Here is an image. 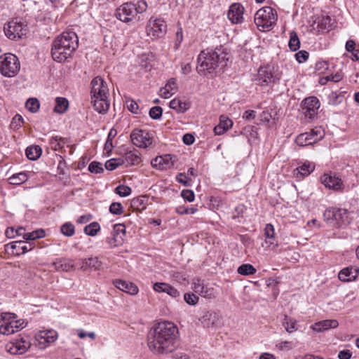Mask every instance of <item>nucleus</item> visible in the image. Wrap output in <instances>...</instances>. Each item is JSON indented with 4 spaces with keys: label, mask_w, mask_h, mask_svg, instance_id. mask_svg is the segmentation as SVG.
<instances>
[{
    "label": "nucleus",
    "mask_w": 359,
    "mask_h": 359,
    "mask_svg": "<svg viewBox=\"0 0 359 359\" xmlns=\"http://www.w3.org/2000/svg\"><path fill=\"white\" fill-rule=\"evenodd\" d=\"M179 331L172 322L162 321L155 324L147 336V346L154 354H168L178 346Z\"/></svg>",
    "instance_id": "1"
},
{
    "label": "nucleus",
    "mask_w": 359,
    "mask_h": 359,
    "mask_svg": "<svg viewBox=\"0 0 359 359\" xmlns=\"http://www.w3.org/2000/svg\"><path fill=\"white\" fill-rule=\"evenodd\" d=\"M79 39L76 33L65 32L58 36L52 44L51 54L55 61L66 60L77 48Z\"/></svg>",
    "instance_id": "2"
},
{
    "label": "nucleus",
    "mask_w": 359,
    "mask_h": 359,
    "mask_svg": "<svg viewBox=\"0 0 359 359\" xmlns=\"http://www.w3.org/2000/svg\"><path fill=\"white\" fill-rule=\"evenodd\" d=\"M91 100L95 110L100 114L106 113L109 107V88L101 76L95 77L91 81Z\"/></svg>",
    "instance_id": "3"
},
{
    "label": "nucleus",
    "mask_w": 359,
    "mask_h": 359,
    "mask_svg": "<svg viewBox=\"0 0 359 359\" xmlns=\"http://www.w3.org/2000/svg\"><path fill=\"white\" fill-rule=\"evenodd\" d=\"M225 55L223 53L213 50H202L198 56L197 72L200 74L211 73L224 62Z\"/></svg>",
    "instance_id": "4"
},
{
    "label": "nucleus",
    "mask_w": 359,
    "mask_h": 359,
    "mask_svg": "<svg viewBox=\"0 0 359 359\" xmlns=\"http://www.w3.org/2000/svg\"><path fill=\"white\" fill-rule=\"evenodd\" d=\"M277 20L276 11L271 6H264L255 13L254 21L259 31L266 32L273 29Z\"/></svg>",
    "instance_id": "5"
},
{
    "label": "nucleus",
    "mask_w": 359,
    "mask_h": 359,
    "mask_svg": "<svg viewBox=\"0 0 359 359\" xmlns=\"http://www.w3.org/2000/svg\"><path fill=\"white\" fill-rule=\"evenodd\" d=\"M20 69L18 57L12 53H5L0 56V73L6 77L15 76Z\"/></svg>",
    "instance_id": "6"
},
{
    "label": "nucleus",
    "mask_w": 359,
    "mask_h": 359,
    "mask_svg": "<svg viewBox=\"0 0 359 359\" xmlns=\"http://www.w3.org/2000/svg\"><path fill=\"white\" fill-rule=\"evenodd\" d=\"M146 32L151 39L161 38L167 32V24L161 18L151 17L147 24Z\"/></svg>",
    "instance_id": "7"
},
{
    "label": "nucleus",
    "mask_w": 359,
    "mask_h": 359,
    "mask_svg": "<svg viewBox=\"0 0 359 359\" xmlns=\"http://www.w3.org/2000/svg\"><path fill=\"white\" fill-rule=\"evenodd\" d=\"M280 75L278 70L269 65L259 69L257 81L260 85L268 86L280 80Z\"/></svg>",
    "instance_id": "8"
},
{
    "label": "nucleus",
    "mask_w": 359,
    "mask_h": 359,
    "mask_svg": "<svg viewBox=\"0 0 359 359\" xmlns=\"http://www.w3.org/2000/svg\"><path fill=\"white\" fill-rule=\"evenodd\" d=\"M34 248V243L25 240L15 241L5 245L6 252L12 255L20 256L31 251Z\"/></svg>",
    "instance_id": "9"
},
{
    "label": "nucleus",
    "mask_w": 359,
    "mask_h": 359,
    "mask_svg": "<svg viewBox=\"0 0 359 359\" xmlns=\"http://www.w3.org/2000/svg\"><path fill=\"white\" fill-rule=\"evenodd\" d=\"M58 338L57 332L54 330H41L35 335L37 346L44 349L55 342Z\"/></svg>",
    "instance_id": "10"
},
{
    "label": "nucleus",
    "mask_w": 359,
    "mask_h": 359,
    "mask_svg": "<svg viewBox=\"0 0 359 359\" xmlns=\"http://www.w3.org/2000/svg\"><path fill=\"white\" fill-rule=\"evenodd\" d=\"M130 139L133 144L140 148H147L152 144L151 135L145 130L135 129L133 130Z\"/></svg>",
    "instance_id": "11"
},
{
    "label": "nucleus",
    "mask_w": 359,
    "mask_h": 359,
    "mask_svg": "<svg viewBox=\"0 0 359 359\" xmlns=\"http://www.w3.org/2000/svg\"><path fill=\"white\" fill-rule=\"evenodd\" d=\"M115 15L118 20L124 22L133 20L136 16L135 4L131 2L123 4L116 8Z\"/></svg>",
    "instance_id": "12"
},
{
    "label": "nucleus",
    "mask_w": 359,
    "mask_h": 359,
    "mask_svg": "<svg viewBox=\"0 0 359 359\" xmlns=\"http://www.w3.org/2000/svg\"><path fill=\"white\" fill-rule=\"evenodd\" d=\"M31 343L25 337H20L8 343L6 345L7 351L13 355H20L25 353L30 347Z\"/></svg>",
    "instance_id": "13"
},
{
    "label": "nucleus",
    "mask_w": 359,
    "mask_h": 359,
    "mask_svg": "<svg viewBox=\"0 0 359 359\" xmlns=\"http://www.w3.org/2000/svg\"><path fill=\"white\" fill-rule=\"evenodd\" d=\"M320 107V102L317 97H309L304 100L302 104V109L306 117L312 119L317 114Z\"/></svg>",
    "instance_id": "14"
},
{
    "label": "nucleus",
    "mask_w": 359,
    "mask_h": 359,
    "mask_svg": "<svg viewBox=\"0 0 359 359\" xmlns=\"http://www.w3.org/2000/svg\"><path fill=\"white\" fill-rule=\"evenodd\" d=\"M321 182L324 186L330 189L339 191L344 189L342 180L332 173H325L320 178Z\"/></svg>",
    "instance_id": "15"
},
{
    "label": "nucleus",
    "mask_w": 359,
    "mask_h": 359,
    "mask_svg": "<svg viewBox=\"0 0 359 359\" xmlns=\"http://www.w3.org/2000/svg\"><path fill=\"white\" fill-rule=\"evenodd\" d=\"M4 32L10 39H15L22 38L26 34V29L21 23L13 20L4 27Z\"/></svg>",
    "instance_id": "16"
},
{
    "label": "nucleus",
    "mask_w": 359,
    "mask_h": 359,
    "mask_svg": "<svg viewBox=\"0 0 359 359\" xmlns=\"http://www.w3.org/2000/svg\"><path fill=\"white\" fill-rule=\"evenodd\" d=\"M13 319L9 321L4 320L0 325V333L1 334L10 335L25 327L24 322L15 320V316H13Z\"/></svg>",
    "instance_id": "17"
},
{
    "label": "nucleus",
    "mask_w": 359,
    "mask_h": 359,
    "mask_svg": "<svg viewBox=\"0 0 359 359\" xmlns=\"http://www.w3.org/2000/svg\"><path fill=\"white\" fill-rule=\"evenodd\" d=\"M245 8L240 3L232 4L228 11V18L233 24H241L243 21Z\"/></svg>",
    "instance_id": "18"
},
{
    "label": "nucleus",
    "mask_w": 359,
    "mask_h": 359,
    "mask_svg": "<svg viewBox=\"0 0 359 359\" xmlns=\"http://www.w3.org/2000/svg\"><path fill=\"white\" fill-rule=\"evenodd\" d=\"M192 289L196 293L205 298L212 299L215 297L214 289L205 285L200 279L196 278L194 280Z\"/></svg>",
    "instance_id": "19"
},
{
    "label": "nucleus",
    "mask_w": 359,
    "mask_h": 359,
    "mask_svg": "<svg viewBox=\"0 0 359 359\" xmlns=\"http://www.w3.org/2000/svg\"><path fill=\"white\" fill-rule=\"evenodd\" d=\"M113 284L118 290L130 295L137 294L139 292V289L137 285L131 282L116 279L114 280Z\"/></svg>",
    "instance_id": "20"
},
{
    "label": "nucleus",
    "mask_w": 359,
    "mask_h": 359,
    "mask_svg": "<svg viewBox=\"0 0 359 359\" xmlns=\"http://www.w3.org/2000/svg\"><path fill=\"white\" fill-rule=\"evenodd\" d=\"M335 226L337 227H342L349 224L352 221L350 217V212L347 210L343 208L336 209L335 212Z\"/></svg>",
    "instance_id": "21"
},
{
    "label": "nucleus",
    "mask_w": 359,
    "mask_h": 359,
    "mask_svg": "<svg viewBox=\"0 0 359 359\" xmlns=\"http://www.w3.org/2000/svg\"><path fill=\"white\" fill-rule=\"evenodd\" d=\"M359 276V268L357 266H350L341 270L338 277L342 281L355 280Z\"/></svg>",
    "instance_id": "22"
},
{
    "label": "nucleus",
    "mask_w": 359,
    "mask_h": 359,
    "mask_svg": "<svg viewBox=\"0 0 359 359\" xmlns=\"http://www.w3.org/2000/svg\"><path fill=\"white\" fill-rule=\"evenodd\" d=\"M178 86L176 79L170 78L164 87L160 89L159 95L161 97L168 99L172 96L177 91Z\"/></svg>",
    "instance_id": "23"
},
{
    "label": "nucleus",
    "mask_w": 359,
    "mask_h": 359,
    "mask_svg": "<svg viewBox=\"0 0 359 359\" xmlns=\"http://www.w3.org/2000/svg\"><path fill=\"white\" fill-rule=\"evenodd\" d=\"M339 326L337 320H323L314 323L311 328L316 332H323L329 329L336 328Z\"/></svg>",
    "instance_id": "24"
},
{
    "label": "nucleus",
    "mask_w": 359,
    "mask_h": 359,
    "mask_svg": "<svg viewBox=\"0 0 359 359\" xmlns=\"http://www.w3.org/2000/svg\"><path fill=\"white\" fill-rule=\"evenodd\" d=\"M52 265L56 271H69L74 269V261L67 258L57 259Z\"/></svg>",
    "instance_id": "25"
},
{
    "label": "nucleus",
    "mask_w": 359,
    "mask_h": 359,
    "mask_svg": "<svg viewBox=\"0 0 359 359\" xmlns=\"http://www.w3.org/2000/svg\"><path fill=\"white\" fill-rule=\"evenodd\" d=\"M315 169V165L309 161L304 162L302 165L297 167L293 172L295 177H304L309 175Z\"/></svg>",
    "instance_id": "26"
},
{
    "label": "nucleus",
    "mask_w": 359,
    "mask_h": 359,
    "mask_svg": "<svg viewBox=\"0 0 359 359\" xmlns=\"http://www.w3.org/2000/svg\"><path fill=\"white\" fill-rule=\"evenodd\" d=\"M233 125L232 121L225 116H221L219 123L214 128V133L217 135H221L226 132Z\"/></svg>",
    "instance_id": "27"
},
{
    "label": "nucleus",
    "mask_w": 359,
    "mask_h": 359,
    "mask_svg": "<svg viewBox=\"0 0 359 359\" xmlns=\"http://www.w3.org/2000/svg\"><path fill=\"white\" fill-rule=\"evenodd\" d=\"M169 106L177 113H184L190 108V102L175 98L170 101Z\"/></svg>",
    "instance_id": "28"
},
{
    "label": "nucleus",
    "mask_w": 359,
    "mask_h": 359,
    "mask_svg": "<svg viewBox=\"0 0 359 359\" xmlns=\"http://www.w3.org/2000/svg\"><path fill=\"white\" fill-rule=\"evenodd\" d=\"M122 160L123 163H126L127 165H139L142 161L140 154L137 150L126 152L124 158Z\"/></svg>",
    "instance_id": "29"
},
{
    "label": "nucleus",
    "mask_w": 359,
    "mask_h": 359,
    "mask_svg": "<svg viewBox=\"0 0 359 359\" xmlns=\"http://www.w3.org/2000/svg\"><path fill=\"white\" fill-rule=\"evenodd\" d=\"M66 143L67 140L65 138L57 135L51 136L48 138L49 146L55 151L62 149Z\"/></svg>",
    "instance_id": "30"
},
{
    "label": "nucleus",
    "mask_w": 359,
    "mask_h": 359,
    "mask_svg": "<svg viewBox=\"0 0 359 359\" xmlns=\"http://www.w3.org/2000/svg\"><path fill=\"white\" fill-rule=\"evenodd\" d=\"M312 135V134L309 133H302L296 137L295 142L299 147L311 145L315 143Z\"/></svg>",
    "instance_id": "31"
},
{
    "label": "nucleus",
    "mask_w": 359,
    "mask_h": 359,
    "mask_svg": "<svg viewBox=\"0 0 359 359\" xmlns=\"http://www.w3.org/2000/svg\"><path fill=\"white\" fill-rule=\"evenodd\" d=\"M283 326L288 333H292L298 330L297 322L295 319L285 315L283 321Z\"/></svg>",
    "instance_id": "32"
},
{
    "label": "nucleus",
    "mask_w": 359,
    "mask_h": 359,
    "mask_svg": "<svg viewBox=\"0 0 359 359\" xmlns=\"http://www.w3.org/2000/svg\"><path fill=\"white\" fill-rule=\"evenodd\" d=\"M42 150L39 146H30L25 150L27 157L32 161L37 160L41 155Z\"/></svg>",
    "instance_id": "33"
},
{
    "label": "nucleus",
    "mask_w": 359,
    "mask_h": 359,
    "mask_svg": "<svg viewBox=\"0 0 359 359\" xmlns=\"http://www.w3.org/2000/svg\"><path fill=\"white\" fill-rule=\"evenodd\" d=\"M54 111L58 114H63L68 108V100L65 97H57L55 100Z\"/></svg>",
    "instance_id": "34"
},
{
    "label": "nucleus",
    "mask_w": 359,
    "mask_h": 359,
    "mask_svg": "<svg viewBox=\"0 0 359 359\" xmlns=\"http://www.w3.org/2000/svg\"><path fill=\"white\" fill-rule=\"evenodd\" d=\"M28 180V176L26 172H21L13 175L8 178L9 183L11 184L19 185L25 182Z\"/></svg>",
    "instance_id": "35"
},
{
    "label": "nucleus",
    "mask_w": 359,
    "mask_h": 359,
    "mask_svg": "<svg viewBox=\"0 0 359 359\" xmlns=\"http://www.w3.org/2000/svg\"><path fill=\"white\" fill-rule=\"evenodd\" d=\"M46 233L43 229H40L32 232L27 233L26 235H24V240L28 241H35L36 239L42 238L45 237Z\"/></svg>",
    "instance_id": "36"
},
{
    "label": "nucleus",
    "mask_w": 359,
    "mask_h": 359,
    "mask_svg": "<svg viewBox=\"0 0 359 359\" xmlns=\"http://www.w3.org/2000/svg\"><path fill=\"white\" fill-rule=\"evenodd\" d=\"M237 271L241 275L248 276L255 274L257 270L250 264H243L238 268Z\"/></svg>",
    "instance_id": "37"
},
{
    "label": "nucleus",
    "mask_w": 359,
    "mask_h": 359,
    "mask_svg": "<svg viewBox=\"0 0 359 359\" xmlns=\"http://www.w3.org/2000/svg\"><path fill=\"white\" fill-rule=\"evenodd\" d=\"M290 49L292 51L297 50L300 47V41L295 32H290V41L288 43Z\"/></svg>",
    "instance_id": "38"
},
{
    "label": "nucleus",
    "mask_w": 359,
    "mask_h": 359,
    "mask_svg": "<svg viewBox=\"0 0 359 359\" xmlns=\"http://www.w3.org/2000/svg\"><path fill=\"white\" fill-rule=\"evenodd\" d=\"M100 230V224L97 222H94L85 226L84 233L88 236H95Z\"/></svg>",
    "instance_id": "39"
},
{
    "label": "nucleus",
    "mask_w": 359,
    "mask_h": 359,
    "mask_svg": "<svg viewBox=\"0 0 359 359\" xmlns=\"http://www.w3.org/2000/svg\"><path fill=\"white\" fill-rule=\"evenodd\" d=\"M336 208H328L323 213L325 220L330 225L335 226Z\"/></svg>",
    "instance_id": "40"
},
{
    "label": "nucleus",
    "mask_w": 359,
    "mask_h": 359,
    "mask_svg": "<svg viewBox=\"0 0 359 359\" xmlns=\"http://www.w3.org/2000/svg\"><path fill=\"white\" fill-rule=\"evenodd\" d=\"M39 102L36 98H29L25 103V107L31 112L35 113L39 109Z\"/></svg>",
    "instance_id": "41"
},
{
    "label": "nucleus",
    "mask_w": 359,
    "mask_h": 359,
    "mask_svg": "<svg viewBox=\"0 0 359 359\" xmlns=\"http://www.w3.org/2000/svg\"><path fill=\"white\" fill-rule=\"evenodd\" d=\"M60 230L63 235L68 237L72 236L75 233L74 226L70 222H67L62 225Z\"/></svg>",
    "instance_id": "42"
},
{
    "label": "nucleus",
    "mask_w": 359,
    "mask_h": 359,
    "mask_svg": "<svg viewBox=\"0 0 359 359\" xmlns=\"http://www.w3.org/2000/svg\"><path fill=\"white\" fill-rule=\"evenodd\" d=\"M123 164V161L121 158H111L105 163V168L108 170H114L119 165Z\"/></svg>",
    "instance_id": "43"
},
{
    "label": "nucleus",
    "mask_w": 359,
    "mask_h": 359,
    "mask_svg": "<svg viewBox=\"0 0 359 359\" xmlns=\"http://www.w3.org/2000/svg\"><path fill=\"white\" fill-rule=\"evenodd\" d=\"M23 123L22 116L20 114H15L11 121L10 128L12 130H16L22 126Z\"/></svg>",
    "instance_id": "44"
},
{
    "label": "nucleus",
    "mask_w": 359,
    "mask_h": 359,
    "mask_svg": "<svg viewBox=\"0 0 359 359\" xmlns=\"http://www.w3.org/2000/svg\"><path fill=\"white\" fill-rule=\"evenodd\" d=\"M343 100V96L337 92H332L328 95V103L332 105H337Z\"/></svg>",
    "instance_id": "45"
},
{
    "label": "nucleus",
    "mask_w": 359,
    "mask_h": 359,
    "mask_svg": "<svg viewBox=\"0 0 359 359\" xmlns=\"http://www.w3.org/2000/svg\"><path fill=\"white\" fill-rule=\"evenodd\" d=\"M88 266L93 270H100L102 268V262L97 257H90Z\"/></svg>",
    "instance_id": "46"
},
{
    "label": "nucleus",
    "mask_w": 359,
    "mask_h": 359,
    "mask_svg": "<svg viewBox=\"0 0 359 359\" xmlns=\"http://www.w3.org/2000/svg\"><path fill=\"white\" fill-rule=\"evenodd\" d=\"M115 192L121 197H126L131 194L132 190L131 188L128 186L119 185L116 188Z\"/></svg>",
    "instance_id": "47"
},
{
    "label": "nucleus",
    "mask_w": 359,
    "mask_h": 359,
    "mask_svg": "<svg viewBox=\"0 0 359 359\" xmlns=\"http://www.w3.org/2000/svg\"><path fill=\"white\" fill-rule=\"evenodd\" d=\"M185 302L189 305H196L198 302L199 298L191 292L185 293L184 295Z\"/></svg>",
    "instance_id": "48"
},
{
    "label": "nucleus",
    "mask_w": 359,
    "mask_h": 359,
    "mask_svg": "<svg viewBox=\"0 0 359 359\" xmlns=\"http://www.w3.org/2000/svg\"><path fill=\"white\" fill-rule=\"evenodd\" d=\"M123 206L121 203L114 202L109 206V212L113 215H121L123 212Z\"/></svg>",
    "instance_id": "49"
},
{
    "label": "nucleus",
    "mask_w": 359,
    "mask_h": 359,
    "mask_svg": "<svg viewBox=\"0 0 359 359\" xmlns=\"http://www.w3.org/2000/svg\"><path fill=\"white\" fill-rule=\"evenodd\" d=\"M162 113L163 110L161 107H153L149 110V116L153 119H158L161 117Z\"/></svg>",
    "instance_id": "50"
},
{
    "label": "nucleus",
    "mask_w": 359,
    "mask_h": 359,
    "mask_svg": "<svg viewBox=\"0 0 359 359\" xmlns=\"http://www.w3.org/2000/svg\"><path fill=\"white\" fill-rule=\"evenodd\" d=\"M88 170L90 172L101 173L103 172L104 169L100 163L93 161L88 165Z\"/></svg>",
    "instance_id": "51"
},
{
    "label": "nucleus",
    "mask_w": 359,
    "mask_h": 359,
    "mask_svg": "<svg viewBox=\"0 0 359 359\" xmlns=\"http://www.w3.org/2000/svg\"><path fill=\"white\" fill-rule=\"evenodd\" d=\"M147 3L145 0H138L137 4H135V8L136 10V15L137 13H142L147 9Z\"/></svg>",
    "instance_id": "52"
},
{
    "label": "nucleus",
    "mask_w": 359,
    "mask_h": 359,
    "mask_svg": "<svg viewBox=\"0 0 359 359\" xmlns=\"http://www.w3.org/2000/svg\"><path fill=\"white\" fill-rule=\"evenodd\" d=\"M265 238L273 239L275 237V229L271 224H267L264 228Z\"/></svg>",
    "instance_id": "53"
},
{
    "label": "nucleus",
    "mask_w": 359,
    "mask_h": 359,
    "mask_svg": "<svg viewBox=\"0 0 359 359\" xmlns=\"http://www.w3.org/2000/svg\"><path fill=\"white\" fill-rule=\"evenodd\" d=\"M309 133L313 135V140L315 142V143L321 140L324 135V132L320 128H314L311 130V132H309Z\"/></svg>",
    "instance_id": "54"
},
{
    "label": "nucleus",
    "mask_w": 359,
    "mask_h": 359,
    "mask_svg": "<svg viewBox=\"0 0 359 359\" xmlns=\"http://www.w3.org/2000/svg\"><path fill=\"white\" fill-rule=\"evenodd\" d=\"M181 196L185 201H187L188 202H193L195 199L194 191L189 189L182 190Z\"/></svg>",
    "instance_id": "55"
},
{
    "label": "nucleus",
    "mask_w": 359,
    "mask_h": 359,
    "mask_svg": "<svg viewBox=\"0 0 359 359\" xmlns=\"http://www.w3.org/2000/svg\"><path fill=\"white\" fill-rule=\"evenodd\" d=\"M264 244L266 248L271 250H275L278 245V241L276 238H273V239L265 238ZM263 246L264 247V245H263Z\"/></svg>",
    "instance_id": "56"
},
{
    "label": "nucleus",
    "mask_w": 359,
    "mask_h": 359,
    "mask_svg": "<svg viewBox=\"0 0 359 359\" xmlns=\"http://www.w3.org/2000/svg\"><path fill=\"white\" fill-rule=\"evenodd\" d=\"M127 107L130 111L133 114H139V107L136 102L133 100H128L126 101Z\"/></svg>",
    "instance_id": "57"
},
{
    "label": "nucleus",
    "mask_w": 359,
    "mask_h": 359,
    "mask_svg": "<svg viewBox=\"0 0 359 359\" xmlns=\"http://www.w3.org/2000/svg\"><path fill=\"white\" fill-rule=\"evenodd\" d=\"M169 285V284L165 283H156L153 285V289L157 292H165Z\"/></svg>",
    "instance_id": "58"
},
{
    "label": "nucleus",
    "mask_w": 359,
    "mask_h": 359,
    "mask_svg": "<svg viewBox=\"0 0 359 359\" xmlns=\"http://www.w3.org/2000/svg\"><path fill=\"white\" fill-rule=\"evenodd\" d=\"M308 57L309 53L306 50H300L295 54V58L299 63L305 62Z\"/></svg>",
    "instance_id": "59"
},
{
    "label": "nucleus",
    "mask_w": 359,
    "mask_h": 359,
    "mask_svg": "<svg viewBox=\"0 0 359 359\" xmlns=\"http://www.w3.org/2000/svg\"><path fill=\"white\" fill-rule=\"evenodd\" d=\"M77 334L80 339H83L86 337L94 339L95 338V333L94 332H86L83 330L79 329L77 330Z\"/></svg>",
    "instance_id": "60"
},
{
    "label": "nucleus",
    "mask_w": 359,
    "mask_h": 359,
    "mask_svg": "<svg viewBox=\"0 0 359 359\" xmlns=\"http://www.w3.org/2000/svg\"><path fill=\"white\" fill-rule=\"evenodd\" d=\"M107 242L109 243L111 248H115L121 243V241H118V236L113 233L111 238H107Z\"/></svg>",
    "instance_id": "61"
},
{
    "label": "nucleus",
    "mask_w": 359,
    "mask_h": 359,
    "mask_svg": "<svg viewBox=\"0 0 359 359\" xmlns=\"http://www.w3.org/2000/svg\"><path fill=\"white\" fill-rule=\"evenodd\" d=\"M165 293L168 294L173 298H177L180 297V292L171 285L168 286Z\"/></svg>",
    "instance_id": "62"
},
{
    "label": "nucleus",
    "mask_w": 359,
    "mask_h": 359,
    "mask_svg": "<svg viewBox=\"0 0 359 359\" xmlns=\"http://www.w3.org/2000/svg\"><path fill=\"white\" fill-rule=\"evenodd\" d=\"M145 201L146 198L142 196L135 198L132 201V205L138 208L144 205Z\"/></svg>",
    "instance_id": "63"
},
{
    "label": "nucleus",
    "mask_w": 359,
    "mask_h": 359,
    "mask_svg": "<svg viewBox=\"0 0 359 359\" xmlns=\"http://www.w3.org/2000/svg\"><path fill=\"white\" fill-rule=\"evenodd\" d=\"M113 233H114L115 235H116L118 236L120 233L125 234L126 233L125 225H123L122 224H116L114 225Z\"/></svg>",
    "instance_id": "64"
}]
</instances>
